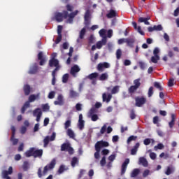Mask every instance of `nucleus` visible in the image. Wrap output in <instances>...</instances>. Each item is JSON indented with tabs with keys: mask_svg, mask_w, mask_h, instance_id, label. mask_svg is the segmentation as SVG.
Masks as SVG:
<instances>
[{
	"mask_svg": "<svg viewBox=\"0 0 179 179\" xmlns=\"http://www.w3.org/2000/svg\"><path fill=\"white\" fill-rule=\"evenodd\" d=\"M65 171V166L64 165H61L58 169V173L59 174H62Z\"/></svg>",
	"mask_w": 179,
	"mask_h": 179,
	"instance_id": "obj_54",
	"label": "nucleus"
},
{
	"mask_svg": "<svg viewBox=\"0 0 179 179\" xmlns=\"http://www.w3.org/2000/svg\"><path fill=\"white\" fill-rule=\"evenodd\" d=\"M134 87H136L137 89H139L141 87V78L134 80Z\"/></svg>",
	"mask_w": 179,
	"mask_h": 179,
	"instance_id": "obj_40",
	"label": "nucleus"
},
{
	"mask_svg": "<svg viewBox=\"0 0 179 179\" xmlns=\"http://www.w3.org/2000/svg\"><path fill=\"white\" fill-rule=\"evenodd\" d=\"M150 20V17H141L138 19V22H139V23H144L147 26H149V24H150V22H149L148 20Z\"/></svg>",
	"mask_w": 179,
	"mask_h": 179,
	"instance_id": "obj_23",
	"label": "nucleus"
},
{
	"mask_svg": "<svg viewBox=\"0 0 179 179\" xmlns=\"http://www.w3.org/2000/svg\"><path fill=\"white\" fill-rule=\"evenodd\" d=\"M153 87H150L149 90H148V97H152L153 96Z\"/></svg>",
	"mask_w": 179,
	"mask_h": 179,
	"instance_id": "obj_57",
	"label": "nucleus"
},
{
	"mask_svg": "<svg viewBox=\"0 0 179 179\" xmlns=\"http://www.w3.org/2000/svg\"><path fill=\"white\" fill-rule=\"evenodd\" d=\"M34 157L36 159L37 157H42L43 156V150L40 149V150H36V148H34Z\"/></svg>",
	"mask_w": 179,
	"mask_h": 179,
	"instance_id": "obj_20",
	"label": "nucleus"
},
{
	"mask_svg": "<svg viewBox=\"0 0 179 179\" xmlns=\"http://www.w3.org/2000/svg\"><path fill=\"white\" fill-rule=\"evenodd\" d=\"M121 55H122V52L121 51V49H118L116 52L117 59H120L121 58Z\"/></svg>",
	"mask_w": 179,
	"mask_h": 179,
	"instance_id": "obj_52",
	"label": "nucleus"
},
{
	"mask_svg": "<svg viewBox=\"0 0 179 179\" xmlns=\"http://www.w3.org/2000/svg\"><path fill=\"white\" fill-rule=\"evenodd\" d=\"M173 173H174V168L173 166H168L165 171V174L166 176H170V174H173Z\"/></svg>",
	"mask_w": 179,
	"mask_h": 179,
	"instance_id": "obj_35",
	"label": "nucleus"
},
{
	"mask_svg": "<svg viewBox=\"0 0 179 179\" xmlns=\"http://www.w3.org/2000/svg\"><path fill=\"white\" fill-rule=\"evenodd\" d=\"M29 107H30V103L26 101L21 108V114H24V113H26V110H27V108H29Z\"/></svg>",
	"mask_w": 179,
	"mask_h": 179,
	"instance_id": "obj_28",
	"label": "nucleus"
},
{
	"mask_svg": "<svg viewBox=\"0 0 179 179\" xmlns=\"http://www.w3.org/2000/svg\"><path fill=\"white\" fill-rule=\"evenodd\" d=\"M40 99V93H38L37 94H31L29 96L28 101H27V103H34V101H36V100Z\"/></svg>",
	"mask_w": 179,
	"mask_h": 179,
	"instance_id": "obj_17",
	"label": "nucleus"
},
{
	"mask_svg": "<svg viewBox=\"0 0 179 179\" xmlns=\"http://www.w3.org/2000/svg\"><path fill=\"white\" fill-rule=\"evenodd\" d=\"M69 97L71 99H76V97H79V93L73 91V90H71L69 92Z\"/></svg>",
	"mask_w": 179,
	"mask_h": 179,
	"instance_id": "obj_30",
	"label": "nucleus"
},
{
	"mask_svg": "<svg viewBox=\"0 0 179 179\" xmlns=\"http://www.w3.org/2000/svg\"><path fill=\"white\" fill-rule=\"evenodd\" d=\"M155 142V140L150 139V138H145L143 141V144L145 145V146H148V145H150V142Z\"/></svg>",
	"mask_w": 179,
	"mask_h": 179,
	"instance_id": "obj_48",
	"label": "nucleus"
},
{
	"mask_svg": "<svg viewBox=\"0 0 179 179\" xmlns=\"http://www.w3.org/2000/svg\"><path fill=\"white\" fill-rule=\"evenodd\" d=\"M99 110L96 108H92L89 111V117L91 118L92 121L96 122L99 120V115L97 113Z\"/></svg>",
	"mask_w": 179,
	"mask_h": 179,
	"instance_id": "obj_3",
	"label": "nucleus"
},
{
	"mask_svg": "<svg viewBox=\"0 0 179 179\" xmlns=\"http://www.w3.org/2000/svg\"><path fill=\"white\" fill-rule=\"evenodd\" d=\"M168 86L169 87H173V86H174V78L169 79Z\"/></svg>",
	"mask_w": 179,
	"mask_h": 179,
	"instance_id": "obj_56",
	"label": "nucleus"
},
{
	"mask_svg": "<svg viewBox=\"0 0 179 179\" xmlns=\"http://www.w3.org/2000/svg\"><path fill=\"white\" fill-rule=\"evenodd\" d=\"M59 65V61L57 59H51L49 60V66L50 68H52V66H58Z\"/></svg>",
	"mask_w": 179,
	"mask_h": 179,
	"instance_id": "obj_21",
	"label": "nucleus"
},
{
	"mask_svg": "<svg viewBox=\"0 0 179 179\" xmlns=\"http://www.w3.org/2000/svg\"><path fill=\"white\" fill-rule=\"evenodd\" d=\"M13 173V168L12 166H9L8 171H2V177L6 179H11L10 176V174Z\"/></svg>",
	"mask_w": 179,
	"mask_h": 179,
	"instance_id": "obj_11",
	"label": "nucleus"
},
{
	"mask_svg": "<svg viewBox=\"0 0 179 179\" xmlns=\"http://www.w3.org/2000/svg\"><path fill=\"white\" fill-rule=\"evenodd\" d=\"M106 16L108 19H113V17H115L117 16V12L114 10H110Z\"/></svg>",
	"mask_w": 179,
	"mask_h": 179,
	"instance_id": "obj_26",
	"label": "nucleus"
},
{
	"mask_svg": "<svg viewBox=\"0 0 179 179\" xmlns=\"http://www.w3.org/2000/svg\"><path fill=\"white\" fill-rule=\"evenodd\" d=\"M120 92V86H115L111 90V94H117Z\"/></svg>",
	"mask_w": 179,
	"mask_h": 179,
	"instance_id": "obj_41",
	"label": "nucleus"
},
{
	"mask_svg": "<svg viewBox=\"0 0 179 179\" xmlns=\"http://www.w3.org/2000/svg\"><path fill=\"white\" fill-rule=\"evenodd\" d=\"M56 136H57V134H55V132H53L50 137L48 136L45 137V138L43 139L44 148H46V146L48 145V144L50 143V141L51 142H52L53 141H55Z\"/></svg>",
	"mask_w": 179,
	"mask_h": 179,
	"instance_id": "obj_6",
	"label": "nucleus"
},
{
	"mask_svg": "<svg viewBox=\"0 0 179 179\" xmlns=\"http://www.w3.org/2000/svg\"><path fill=\"white\" fill-rule=\"evenodd\" d=\"M139 163L140 164H142L143 167H148V160H146V158L141 157L139 158Z\"/></svg>",
	"mask_w": 179,
	"mask_h": 179,
	"instance_id": "obj_29",
	"label": "nucleus"
},
{
	"mask_svg": "<svg viewBox=\"0 0 179 179\" xmlns=\"http://www.w3.org/2000/svg\"><path fill=\"white\" fill-rule=\"evenodd\" d=\"M76 109L77 110V111H82V104L77 103L76 105Z\"/></svg>",
	"mask_w": 179,
	"mask_h": 179,
	"instance_id": "obj_64",
	"label": "nucleus"
},
{
	"mask_svg": "<svg viewBox=\"0 0 179 179\" xmlns=\"http://www.w3.org/2000/svg\"><path fill=\"white\" fill-rule=\"evenodd\" d=\"M108 146H110V144L107 141H97L95 144V148H97L99 150H101V148H108Z\"/></svg>",
	"mask_w": 179,
	"mask_h": 179,
	"instance_id": "obj_10",
	"label": "nucleus"
},
{
	"mask_svg": "<svg viewBox=\"0 0 179 179\" xmlns=\"http://www.w3.org/2000/svg\"><path fill=\"white\" fill-rule=\"evenodd\" d=\"M154 87H156V89H159L160 92L163 91V88L162 87V85H160V83L158 82L154 83Z\"/></svg>",
	"mask_w": 179,
	"mask_h": 179,
	"instance_id": "obj_50",
	"label": "nucleus"
},
{
	"mask_svg": "<svg viewBox=\"0 0 179 179\" xmlns=\"http://www.w3.org/2000/svg\"><path fill=\"white\" fill-rule=\"evenodd\" d=\"M55 164H57V161L55 160V159H53L50 163L48 165H46L43 171V168H38V177L39 178H41L43 177V176H45V174H47V173H48L49 170H52V169H54V167H55Z\"/></svg>",
	"mask_w": 179,
	"mask_h": 179,
	"instance_id": "obj_1",
	"label": "nucleus"
},
{
	"mask_svg": "<svg viewBox=\"0 0 179 179\" xmlns=\"http://www.w3.org/2000/svg\"><path fill=\"white\" fill-rule=\"evenodd\" d=\"M62 40V35L58 34V36L55 41V44H59Z\"/></svg>",
	"mask_w": 179,
	"mask_h": 179,
	"instance_id": "obj_61",
	"label": "nucleus"
},
{
	"mask_svg": "<svg viewBox=\"0 0 179 179\" xmlns=\"http://www.w3.org/2000/svg\"><path fill=\"white\" fill-rule=\"evenodd\" d=\"M42 115H43V111L41 110V108H37L35 110H34L33 116L36 117V121L37 122H40Z\"/></svg>",
	"mask_w": 179,
	"mask_h": 179,
	"instance_id": "obj_7",
	"label": "nucleus"
},
{
	"mask_svg": "<svg viewBox=\"0 0 179 179\" xmlns=\"http://www.w3.org/2000/svg\"><path fill=\"white\" fill-rule=\"evenodd\" d=\"M110 68V64L107 62L103 63H99L97 65L96 69L99 71V72H103L104 69H108Z\"/></svg>",
	"mask_w": 179,
	"mask_h": 179,
	"instance_id": "obj_9",
	"label": "nucleus"
},
{
	"mask_svg": "<svg viewBox=\"0 0 179 179\" xmlns=\"http://www.w3.org/2000/svg\"><path fill=\"white\" fill-rule=\"evenodd\" d=\"M71 127V120H67L64 123V129H68Z\"/></svg>",
	"mask_w": 179,
	"mask_h": 179,
	"instance_id": "obj_62",
	"label": "nucleus"
},
{
	"mask_svg": "<svg viewBox=\"0 0 179 179\" xmlns=\"http://www.w3.org/2000/svg\"><path fill=\"white\" fill-rule=\"evenodd\" d=\"M138 64L141 69H142L143 71L145 69V68H146V64L143 62H139Z\"/></svg>",
	"mask_w": 179,
	"mask_h": 179,
	"instance_id": "obj_60",
	"label": "nucleus"
},
{
	"mask_svg": "<svg viewBox=\"0 0 179 179\" xmlns=\"http://www.w3.org/2000/svg\"><path fill=\"white\" fill-rule=\"evenodd\" d=\"M22 168L24 171H27V170H29V162L27 161L24 162Z\"/></svg>",
	"mask_w": 179,
	"mask_h": 179,
	"instance_id": "obj_49",
	"label": "nucleus"
},
{
	"mask_svg": "<svg viewBox=\"0 0 179 179\" xmlns=\"http://www.w3.org/2000/svg\"><path fill=\"white\" fill-rule=\"evenodd\" d=\"M99 34L101 37H106V29H102L99 31Z\"/></svg>",
	"mask_w": 179,
	"mask_h": 179,
	"instance_id": "obj_58",
	"label": "nucleus"
},
{
	"mask_svg": "<svg viewBox=\"0 0 179 179\" xmlns=\"http://www.w3.org/2000/svg\"><path fill=\"white\" fill-rule=\"evenodd\" d=\"M86 34V27H83L80 31L79 38L77 39V43H79V40H83L85 35Z\"/></svg>",
	"mask_w": 179,
	"mask_h": 179,
	"instance_id": "obj_22",
	"label": "nucleus"
},
{
	"mask_svg": "<svg viewBox=\"0 0 179 179\" xmlns=\"http://www.w3.org/2000/svg\"><path fill=\"white\" fill-rule=\"evenodd\" d=\"M78 13H79V11L76 10L69 14V18L66 20V23H70V24L73 23V19L75 18L76 15H78Z\"/></svg>",
	"mask_w": 179,
	"mask_h": 179,
	"instance_id": "obj_16",
	"label": "nucleus"
},
{
	"mask_svg": "<svg viewBox=\"0 0 179 179\" xmlns=\"http://www.w3.org/2000/svg\"><path fill=\"white\" fill-rule=\"evenodd\" d=\"M34 148L32 147L29 148V150H27L24 153V155L27 157H31V156L34 157Z\"/></svg>",
	"mask_w": 179,
	"mask_h": 179,
	"instance_id": "obj_24",
	"label": "nucleus"
},
{
	"mask_svg": "<svg viewBox=\"0 0 179 179\" xmlns=\"http://www.w3.org/2000/svg\"><path fill=\"white\" fill-rule=\"evenodd\" d=\"M99 77V73L94 72L87 76V78L90 79V80H93Z\"/></svg>",
	"mask_w": 179,
	"mask_h": 179,
	"instance_id": "obj_32",
	"label": "nucleus"
},
{
	"mask_svg": "<svg viewBox=\"0 0 179 179\" xmlns=\"http://www.w3.org/2000/svg\"><path fill=\"white\" fill-rule=\"evenodd\" d=\"M78 127L79 129H83L85 128V120H78Z\"/></svg>",
	"mask_w": 179,
	"mask_h": 179,
	"instance_id": "obj_42",
	"label": "nucleus"
},
{
	"mask_svg": "<svg viewBox=\"0 0 179 179\" xmlns=\"http://www.w3.org/2000/svg\"><path fill=\"white\" fill-rule=\"evenodd\" d=\"M129 117H130L131 120H135V118H136V114L135 113L134 109H131L130 110Z\"/></svg>",
	"mask_w": 179,
	"mask_h": 179,
	"instance_id": "obj_44",
	"label": "nucleus"
},
{
	"mask_svg": "<svg viewBox=\"0 0 179 179\" xmlns=\"http://www.w3.org/2000/svg\"><path fill=\"white\" fill-rule=\"evenodd\" d=\"M31 87L30 85H25L24 86V93L25 94V96H29V94H30V92H31Z\"/></svg>",
	"mask_w": 179,
	"mask_h": 179,
	"instance_id": "obj_33",
	"label": "nucleus"
},
{
	"mask_svg": "<svg viewBox=\"0 0 179 179\" xmlns=\"http://www.w3.org/2000/svg\"><path fill=\"white\" fill-rule=\"evenodd\" d=\"M64 96L62 94H59L57 96V101H54L55 106H64Z\"/></svg>",
	"mask_w": 179,
	"mask_h": 179,
	"instance_id": "obj_18",
	"label": "nucleus"
},
{
	"mask_svg": "<svg viewBox=\"0 0 179 179\" xmlns=\"http://www.w3.org/2000/svg\"><path fill=\"white\" fill-rule=\"evenodd\" d=\"M61 150L62 152H69V155H73V148L68 143H64L61 145Z\"/></svg>",
	"mask_w": 179,
	"mask_h": 179,
	"instance_id": "obj_4",
	"label": "nucleus"
},
{
	"mask_svg": "<svg viewBox=\"0 0 179 179\" xmlns=\"http://www.w3.org/2000/svg\"><path fill=\"white\" fill-rule=\"evenodd\" d=\"M176 124V115L171 114V121L169 122V128H173Z\"/></svg>",
	"mask_w": 179,
	"mask_h": 179,
	"instance_id": "obj_31",
	"label": "nucleus"
},
{
	"mask_svg": "<svg viewBox=\"0 0 179 179\" xmlns=\"http://www.w3.org/2000/svg\"><path fill=\"white\" fill-rule=\"evenodd\" d=\"M69 79V74L66 73L62 76V83H68V80Z\"/></svg>",
	"mask_w": 179,
	"mask_h": 179,
	"instance_id": "obj_43",
	"label": "nucleus"
},
{
	"mask_svg": "<svg viewBox=\"0 0 179 179\" xmlns=\"http://www.w3.org/2000/svg\"><path fill=\"white\" fill-rule=\"evenodd\" d=\"M78 72H80V68L79 66L75 64L71 67L70 73L72 75V76H73V78H76V73H78Z\"/></svg>",
	"mask_w": 179,
	"mask_h": 179,
	"instance_id": "obj_13",
	"label": "nucleus"
},
{
	"mask_svg": "<svg viewBox=\"0 0 179 179\" xmlns=\"http://www.w3.org/2000/svg\"><path fill=\"white\" fill-rule=\"evenodd\" d=\"M69 16V13H68L66 10H63L62 13H55V19L57 23H61V22L64 21V19H68Z\"/></svg>",
	"mask_w": 179,
	"mask_h": 179,
	"instance_id": "obj_2",
	"label": "nucleus"
},
{
	"mask_svg": "<svg viewBox=\"0 0 179 179\" xmlns=\"http://www.w3.org/2000/svg\"><path fill=\"white\" fill-rule=\"evenodd\" d=\"M154 30L155 31H162V30H163V27L162 24L154 25Z\"/></svg>",
	"mask_w": 179,
	"mask_h": 179,
	"instance_id": "obj_46",
	"label": "nucleus"
},
{
	"mask_svg": "<svg viewBox=\"0 0 179 179\" xmlns=\"http://www.w3.org/2000/svg\"><path fill=\"white\" fill-rule=\"evenodd\" d=\"M98 79L99 80H101L102 82L104 80H107L108 79V73L106 72V73H101L98 78Z\"/></svg>",
	"mask_w": 179,
	"mask_h": 179,
	"instance_id": "obj_25",
	"label": "nucleus"
},
{
	"mask_svg": "<svg viewBox=\"0 0 179 179\" xmlns=\"http://www.w3.org/2000/svg\"><path fill=\"white\" fill-rule=\"evenodd\" d=\"M71 166L76 167V164H79V159H78V157H73L71 159Z\"/></svg>",
	"mask_w": 179,
	"mask_h": 179,
	"instance_id": "obj_34",
	"label": "nucleus"
},
{
	"mask_svg": "<svg viewBox=\"0 0 179 179\" xmlns=\"http://www.w3.org/2000/svg\"><path fill=\"white\" fill-rule=\"evenodd\" d=\"M140 173H141V170H139V169H134L131 173V178H135V177H138Z\"/></svg>",
	"mask_w": 179,
	"mask_h": 179,
	"instance_id": "obj_27",
	"label": "nucleus"
},
{
	"mask_svg": "<svg viewBox=\"0 0 179 179\" xmlns=\"http://www.w3.org/2000/svg\"><path fill=\"white\" fill-rule=\"evenodd\" d=\"M136 90H138V88L134 85L130 86L129 88L128 89V92L130 94H134V93H135Z\"/></svg>",
	"mask_w": 179,
	"mask_h": 179,
	"instance_id": "obj_37",
	"label": "nucleus"
},
{
	"mask_svg": "<svg viewBox=\"0 0 179 179\" xmlns=\"http://www.w3.org/2000/svg\"><path fill=\"white\" fill-rule=\"evenodd\" d=\"M96 152L94 153V157L98 159H100V150L97 147H95Z\"/></svg>",
	"mask_w": 179,
	"mask_h": 179,
	"instance_id": "obj_45",
	"label": "nucleus"
},
{
	"mask_svg": "<svg viewBox=\"0 0 179 179\" xmlns=\"http://www.w3.org/2000/svg\"><path fill=\"white\" fill-rule=\"evenodd\" d=\"M84 24L85 27L90 26V18H84Z\"/></svg>",
	"mask_w": 179,
	"mask_h": 179,
	"instance_id": "obj_51",
	"label": "nucleus"
},
{
	"mask_svg": "<svg viewBox=\"0 0 179 179\" xmlns=\"http://www.w3.org/2000/svg\"><path fill=\"white\" fill-rule=\"evenodd\" d=\"M37 72H38V66L37 63H34L32 66L30 67L28 73H29V75H36Z\"/></svg>",
	"mask_w": 179,
	"mask_h": 179,
	"instance_id": "obj_14",
	"label": "nucleus"
},
{
	"mask_svg": "<svg viewBox=\"0 0 179 179\" xmlns=\"http://www.w3.org/2000/svg\"><path fill=\"white\" fill-rule=\"evenodd\" d=\"M102 99H103V101H106V103H110V101H111V99H113V95H111V94H108L107 96V94L103 93L102 94Z\"/></svg>",
	"mask_w": 179,
	"mask_h": 179,
	"instance_id": "obj_19",
	"label": "nucleus"
},
{
	"mask_svg": "<svg viewBox=\"0 0 179 179\" xmlns=\"http://www.w3.org/2000/svg\"><path fill=\"white\" fill-rule=\"evenodd\" d=\"M155 149H159L162 150V149H164V145L162 143H158L157 146H155Z\"/></svg>",
	"mask_w": 179,
	"mask_h": 179,
	"instance_id": "obj_63",
	"label": "nucleus"
},
{
	"mask_svg": "<svg viewBox=\"0 0 179 179\" xmlns=\"http://www.w3.org/2000/svg\"><path fill=\"white\" fill-rule=\"evenodd\" d=\"M126 43H127V45H129V47L132 48L134 47V43H135V39L134 38L127 39Z\"/></svg>",
	"mask_w": 179,
	"mask_h": 179,
	"instance_id": "obj_39",
	"label": "nucleus"
},
{
	"mask_svg": "<svg viewBox=\"0 0 179 179\" xmlns=\"http://www.w3.org/2000/svg\"><path fill=\"white\" fill-rule=\"evenodd\" d=\"M160 60V56L159 55H154L151 57V62L153 64H157L158 61Z\"/></svg>",
	"mask_w": 179,
	"mask_h": 179,
	"instance_id": "obj_36",
	"label": "nucleus"
},
{
	"mask_svg": "<svg viewBox=\"0 0 179 179\" xmlns=\"http://www.w3.org/2000/svg\"><path fill=\"white\" fill-rule=\"evenodd\" d=\"M128 164H129V159L127 158L122 164L121 176H124V174H125V172L127 171V169L128 167Z\"/></svg>",
	"mask_w": 179,
	"mask_h": 179,
	"instance_id": "obj_12",
	"label": "nucleus"
},
{
	"mask_svg": "<svg viewBox=\"0 0 179 179\" xmlns=\"http://www.w3.org/2000/svg\"><path fill=\"white\" fill-rule=\"evenodd\" d=\"M48 97V99H54L55 97V91H51L50 92H49Z\"/></svg>",
	"mask_w": 179,
	"mask_h": 179,
	"instance_id": "obj_55",
	"label": "nucleus"
},
{
	"mask_svg": "<svg viewBox=\"0 0 179 179\" xmlns=\"http://www.w3.org/2000/svg\"><path fill=\"white\" fill-rule=\"evenodd\" d=\"M12 136L10 137V142H12L13 146H16L19 143V139L15 138V135L16 134V128L15 126L11 127Z\"/></svg>",
	"mask_w": 179,
	"mask_h": 179,
	"instance_id": "obj_8",
	"label": "nucleus"
},
{
	"mask_svg": "<svg viewBox=\"0 0 179 179\" xmlns=\"http://www.w3.org/2000/svg\"><path fill=\"white\" fill-rule=\"evenodd\" d=\"M38 61H40L39 62V65H41V66H43V65H44V64H45V57L44 56V53H43V52H39L38 54Z\"/></svg>",
	"mask_w": 179,
	"mask_h": 179,
	"instance_id": "obj_15",
	"label": "nucleus"
},
{
	"mask_svg": "<svg viewBox=\"0 0 179 179\" xmlns=\"http://www.w3.org/2000/svg\"><path fill=\"white\" fill-rule=\"evenodd\" d=\"M136 139H138V136H130L127 139V143L129 144L132 141H135Z\"/></svg>",
	"mask_w": 179,
	"mask_h": 179,
	"instance_id": "obj_47",
	"label": "nucleus"
},
{
	"mask_svg": "<svg viewBox=\"0 0 179 179\" xmlns=\"http://www.w3.org/2000/svg\"><path fill=\"white\" fill-rule=\"evenodd\" d=\"M136 107H142L143 104L146 103V98L145 96H137L135 98Z\"/></svg>",
	"mask_w": 179,
	"mask_h": 179,
	"instance_id": "obj_5",
	"label": "nucleus"
},
{
	"mask_svg": "<svg viewBox=\"0 0 179 179\" xmlns=\"http://www.w3.org/2000/svg\"><path fill=\"white\" fill-rule=\"evenodd\" d=\"M106 157H103L101 160L100 161V164L101 167H104V166H106Z\"/></svg>",
	"mask_w": 179,
	"mask_h": 179,
	"instance_id": "obj_59",
	"label": "nucleus"
},
{
	"mask_svg": "<svg viewBox=\"0 0 179 179\" xmlns=\"http://www.w3.org/2000/svg\"><path fill=\"white\" fill-rule=\"evenodd\" d=\"M90 10H87L84 15V19H90Z\"/></svg>",
	"mask_w": 179,
	"mask_h": 179,
	"instance_id": "obj_53",
	"label": "nucleus"
},
{
	"mask_svg": "<svg viewBox=\"0 0 179 179\" xmlns=\"http://www.w3.org/2000/svg\"><path fill=\"white\" fill-rule=\"evenodd\" d=\"M67 135L68 136H69V138H72L73 139V138H75V133L73 132L72 129H67Z\"/></svg>",
	"mask_w": 179,
	"mask_h": 179,
	"instance_id": "obj_38",
	"label": "nucleus"
}]
</instances>
